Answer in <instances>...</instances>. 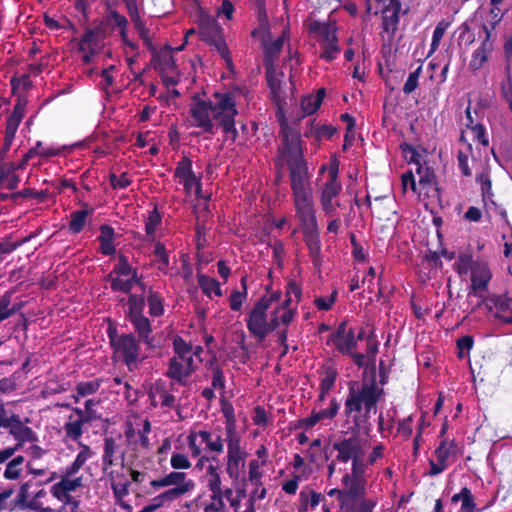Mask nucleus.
Segmentation results:
<instances>
[{"mask_svg":"<svg viewBox=\"0 0 512 512\" xmlns=\"http://www.w3.org/2000/svg\"><path fill=\"white\" fill-rule=\"evenodd\" d=\"M343 435L332 444L337 453L328 465V477H332L336 463L351 462L350 470H345L341 478V488H332L327 492L339 502L340 512H373L377 501L365 497L367 488V465L364 455L368 450V441L354 432L343 431Z\"/></svg>","mask_w":512,"mask_h":512,"instance_id":"nucleus-1","label":"nucleus"},{"mask_svg":"<svg viewBox=\"0 0 512 512\" xmlns=\"http://www.w3.org/2000/svg\"><path fill=\"white\" fill-rule=\"evenodd\" d=\"M353 362L363 369L362 383L349 388L345 401V413L352 416L354 425L347 431L359 435L372 413H376V404L383 395L382 386L386 383L391 366L389 355L352 354Z\"/></svg>","mask_w":512,"mask_h":512,"instance_id":"nucleus-2","label":"nucleus"},{"mask_svg":"<svg viewBox=\"0 0 512 512\" xmlns=\"http://www.w3.org/2000/svg\"><path fill=\"white\" fill-rule=\"evenodd\" d=\"M300 296L301 290L294 282L288 284L284 300H281V293L277 291L264 295L249 314V331L254 336L264 339L270 332L279 329L278 341L283 346L282 352H287L285 328L294 318Z\"/></svg>","mask_w":512,"mask_h":512,"instance_id":"nucleus-3","label":"nucleus"},{"mask_svg":"<svg viewBox=\"0 0 512 512\" xmlns=\"http://www.w3.org/2000/svg\"><path fill=\"white\" fill-rule=\"evenodd\" d=\"M237 95L234 92H216L208 100L193 96L190 103V125L200 128L203 133L214 134L221 128L227 141L235 142L238 131L235 118L238 115Z\"/></svg>","mask_w":512,"mask_h":512,"instance_id":"nucleus-4","label":"nucleus"},{"mask_svg":"<svg viewBox=\"0 0 512 512\" xmlns=\"http://www.w3.org/2000/svg\"><path fill=\"white\" fill-rule=\"evenodd\" d=\"M282 130V154L289 169L292 196L313 193L308 167L303 158L300 135L284 127Z\"/></svg>","mask_w":512,"mask_h":512,"instance_id":"nucleus-5","label":"nucleus"},{"mask_svg":"<svg viewBox=\"0 0 512 512\" xmlns=\"http://www.w3.org/2000/svg\"><path fill=\"white\" fill-rule=\"evenodd\" d=\"M225 430L227 444L226 473L231 480L237 481L245 466L247 453L241 446V437L236 431V424L233 419L227 420Z\"/></svg>","mask_w":512,"mask_h":512,"instance_id":"nucleus-6","label":"nucleus"},{"mask_svg":"<svg viewBox=\"0 0 512 512\" xmlns=\"http://www.w3.org/2000/svg\"><path fill=\"white\" fill-rule=\"evenodd\" d=\"M225 439L221 435L207 430H192L187 436V445L192 457L202 453L220 455L224 452Z\"/></svg>","mask_w":512,"mask_h":512,"instance_id":"nucleus-7","label":"nucleus"},{"mask_svg":"<svg viewBox=\"0 0 512 512\" xmlns=\"http://www.w3.org/2000/svg\"><path fill=\"white\" fill-rule=\"evenodd\" d=\"M151 485L155 488L175 486L159 495L160 499L166 502H172L195 488V482L192 479L187 478L184 472L177 471L171 472L163 478L153 480Z\"/></svg>","mask_w":512,"mask_h":512,"instance_id":"nucleus-8","label":"nucleus"},{"mask_svg":"<svg viewBox=\"0 0 512 512\" xmlns=\"http://www.w3.org/2000/svg\"><path fill=\"white\" fill-rule=\"evenodd\" d=\"M200 36L203 40L212 45L225 61L228 68L232 67L230 52L221 34V28L216 20L204 17L200 22Z\"/></svg>","mask_w":512,"mask_h":512,"instance_id":"nucleus-9","label":"nucleus"},{"mask_svg":"<svg viewBox=\"0 0 512 512\" xmlns=\"http://www.w3.org/2000/svg\"><path fill=\"white\" fill-rule=\"evenodd\" d=\"M376 4L374 13L382 14L383 30L392 37L399 23V12L401 4L399 0H367L368 11H372Z\"/></svg>","mask_w":512,"mask_h":512,"instance_id":"nucleus-10","label":"nucleus"},{"mask_svg":"<svg viewBox=\"0 0 512 512\" xmlns=\"http://www.w3.org/2000/svg\"><path fill=\"white\" fill-rule=\"evenodd\" d=\"M293 197L296 217L304 233H315L317 220L315 215L313 193L296 195Z\"/></svg>","mask_w":512,"mask_h":512,"instance_id":"nucleus-11","label":"nucleus"},{"mask_svg":"<svg viewBox=\"0 0 512 512\" xmlns=\"http://www.w3.org/2000/svg\"><path fill=\"white\" fill-rule=\"evenodd\" d=\"M174 177L177 179L179 184L183 185L186 195L190 196L194 193L197 197H201V176L196 175L193 171L192 161L190 158L186 156L182 157L176 165Z\"/></svg>","mask_w":512,"mask_h":512,"instance_id":"nucleus-12","label":"nucleus"},{"mask_svg":"<svg viewBox=\"0 0 512 512\" xmlns=\"http://www.w3.org/2000/svg\"><path fill=\"white\" fill-rule=\"evenodd\" d=\"M104 47V37L99 30H87L79 41V51L85 64L95 63Z\"/></svg>","mask_w":512,"mask_h":512,"instance_id":"nucleus-13","label":"nucleus"},{"mask_svg":"<svg viewBox=\"0 0 512 512\" xmlns=\"http://www.w3.org/2000/svg\"><path fill=\"white\" fill-rule=\"evenodd\" d=\"M196 368L192 354H175L170 360L167 376L183 384Z\"/></svg>","mask_w":512,"mask_h":512,"instance_id":"nucleus-14","label":"nucleus"},{"mask_svg":"<svg viewBox=\"0 0 512 512\" xmlns=\"http://www.w3.org/2000/svg\"><path fill=\"white\" fill-rule=\"evenodd\" d=\"M329 179L324 184L321 191V206L324 212L328 215L335 213L336 204L333 199L338 196L341 191V184L338 182V168L331 167L329 169Z\"/></svg>","mask_w":512,"mask_h":512,"instance_id":"nucleus-15","label":"nucleus"},{"mask_svg":"<svg viewBox=\"0 0 512 512\" xmlns=\"http://www.w3.org/2000/svg\"><path fill=\"white\" fill-rule=\"evenodd\" d=\"M26 107V100L23 98H18L15 103L13 110L6 121L5 134H4V144H3V152L6 153L10 150L13 140L15 138V134L18 130L19 124L21 123L24 111Z\"/></svg>","mask_w":512,"mask_h":512,"instance_id":"nucleus-16","label":"nucleus"},{"mask_svg":"<svg viewBox=\"0 0 512 512\" xmlns=\"http://www.w3.org/2000/svg\"><path fill=\"white\" fill-rule=\"evenodd\" d=\"M77 474H69L65 468L62 472L61 479L51 487V494L62 502H69V493L83 485L82 477H76Z\"/></svg>","mask_w":512,"mask_h":512,"instance_id":"nucleus-17","label":"nucleus"},{"mask_svg":"<svg viewBox=\"0 0 512 512\" xmlns=\"http://www.w3.org/2000/svg\"><path fill=\"white\" fill-rule=\"evenodd\" d=\"M266 79L270 88L271 98L279 109L285 102V90L283 89V72L277 70L275 65H265Z\"/></svg>","mask_w":512,"mask_h":512,"instance_id":"nucleus-18","label":"nucleus"},{"mask_svg":"<svg viewBox=\"0 0 512 512\" xmlns=\"http://www.w3.org/2000/svg\"><path fill=\"white\" fill-rule=\"evenodd\" d=\"M331 341L339 352H349L355 347L357 339L353 328L346 321H343L332 335Z\"/></svg>","mask_w":512,"mask_h":512,"instance_id":"nucleus-19","label":"nucleus"},{"mask_svg":"<svg viewBox=\"0 0 512 512\" xmlns=\"http://www.w3.org/2000/svg\"><path fill=\"white\" fill-rule=\"evenodd\" d=\"M151 404L156 407L160 405L162 408H174L176 398L165 387L164 382L156 381L149 391Z\"/></svg>","mask_w":512,"mask_h":512,"instance_id":"nucleus-20","label":"nucleus"},{"mask_svg":"<svg viewBox=\"0 0 512 512\" xmlns=\"http://www.w3.org/2000/svg\"><path fill=\"white\" fill-rule=\"evenodd\" d=\"M28 421V419H25V422H23L20 417L16 415L7 428L9 434L17 441L16 444H20V449L25 442L36 440L35 432L26 425Z\"/></svg>","mask_w":512,"mask_h":512,"instance_id":"nucleus-21","label":"nucleus"},{"mask_svg":"<svg viewBox=\"0 0 512 512\" xmlns=\"http://www.w3.org/2000/svg\"><path fill=\"white\" fill-rule=\"evenodd\" d=\"M339 408L340 406L337 400L332 399L328 408L321 409L319 411H313L308 417L300 420V426L309 429L319 422L324 420H331L337 415Z\"/></svg>","mask_w":512,"mask_h":512,"instance_id":"nucleus-22","label":"nucleus"},{"mask_svg":"<svg viewBox=\"0 0 512 512\" xmlns=\"http://www.w3.org/2000/svg\"><path fill=\"white\" fill-rule=\"evenodd\" d=\"M491 278L490 270L487 264L482 262H475L471 267V282L472 290L475 295L480 294L487 287Z\"/></svg>","mask_w":512,"mask_h":512,"instance_id":"nucleus-23","label":"nucleus"},{"mask_svg":"<svg viewBox=\"0 0 512 512\" xmlns=\"http://www.w3.org/2000/svg\"><path fill=\"white\" fill-rule=\"evenodd\" d=\"M288 42V33L283 31L276 39H264L265 65H274L283 46Z\"/></svg>","mask_w":512,"mask_h":512,"instance_id":"nucleus-24","label":"nucleus"},{"mask_svg":"<svg viewBox=\"0 0 512 512\" xmlns=\"http://www.w3.org/2000/svg\"><path fill=\"white\" fill-rule=\"evenodd\" d=\"M493 49V43L490 37V30L486 29V35L479 48H477L471 57L469 66L472 70L480 69L488 60V55Z\"/></svg>","mask_w":512,"mask_h":512,"instance_id":"nucleus-25","label":"nucleus"},{"mask_svg":"<svg viewBox=\"0 0 512 512\" xmlns=\"http://www.w3.org/2000/svg\"><path fill=\"white\" fill-rule=\"evenodd\" d=\"M107 24L113 28H118L121 40L124 45L130 47L132 50L136 49V45L127 36V19L119 14L117 11L112 10L106 17Z\"/></svg>","mask_w":512,"mask_h":512,"instance_id":"nucleus-26","label":"nucleus"},{"mask_svg":"<svg viewBox=\"0 0 512 512\" xmlns=\"http://www.w3.org/2000/svg\"><path fill=\"white\" fill-rule=\"evenodd\" d=\"M124 2L126 4L128 14L131 18V21H132L136 31L138 32L139 37L144 41V43L146 45H149L150 44L149 32L146 29L145 24L139 15L136 0H124Z\"/></svg>","mask_w":512,"mask_h":512,"instance_id":"nucleus-27","label":"nucleus"},{"mask_svg":"<svg viewBox=\"0 0 512 512\" xmlns=\"http://www.w3.org/2000/svg\"><path fill=\"white\" fill-rule=\"evenodd\" d=\"M110 343L114 348V352H136L137 342L133 335H121L117 336L115 332L110 330Z\"/></svg>","mask_w":512,"mask_h":512,"instance_id":"nucleus-28","label":"nucleus"},{"mask_svg":"<svg viewBox=\"0 0 512 512\" xmlns=\"http://www.w3.org/2000/svg\"><path fill=\"white\" fill-rule=\"evenodd\" d=\"M118 449L119 446L114 438L108 437L104 440L102 469L104 473L108 474L111 477L113 472H109V468L115 464Z\"/></svg>","mask_w":512,"mask_h":512,"instance_id":"nucleus-29","label":"nucleus"},{"mask_svg":"<svg viewBox=\"0 0 512 512\" xmlns=\"http://www.w3.org/2000/svg\"><path fill=\"white\" fill-rule=\"evenodd\" d=\"M310 32L317 35L321 44L336 40V28L332 25L319 21H311L309 24Z\"/></svg>","mask_w":512,"mask_h":512,"instance_id":"nucleus-30","label":"nucleus"},{"mask_svg":"<svg viewBox=\"0 0 512 512\" xmlns=\"http://www.w3.org/2000/svg\"><path fill=\"white\" fill-rule=\"evenodd\" d=\"M22 308V303L13 299L11 292L0 297V322L8 319Z\"/></svg>","mask_w":512,"mask_h":512,"instance_id":"nucleus-31","label":"nucleus"},{"mask_svg":"<svg viewBox=\"0 0 512 512\" xmlns=\"http://www.w3.org/2000/svg\"><path fill=\"white\" fill-rule=\"evenodd\" d=\"M100 236L98 240L100 242V251L104 255H112L115 253V246L113 243L115 232L114 229L109 225L100 226Z\"/></svg>","mask_w":512,"mask_h":512,"instance_id":"nucleus-32","label":"nucleus"},{"mask_svg":"<svg viewBox=\"0 0 512 512\" xmlns=\"http://www.w3.org/2000/svg\"><path fill=\"white\" fill-rule=\"evenodd\" d=\"M324 97V88L319 89L315 95L310 94L303 97L301 100V110L303 112V117L309 116L316 112L320 107Z\"/></svg>","mask_w":512,"mask_h":512,"instance_id":"nucleus-33","label":"nucleus"},{"mask_svg":"<svg viewBox=\"0 0 512 512\" xmlns=\"http://www.w3.org/2000/svg\"><path fill=\"white\" fill-rule=\"evenodd\" d=\"M79 449L74 461L66 467L69 474H77L84 464L95 455L92 449L81 441H79Z\"/></svg>","mask_w":512,"mask_h":512,"instance_id":"nucleus-34","label":"nucleus"},{"mask_svg":"<svg viewBox=\"0 0 512 512\" xmlns=\"http://www.w3.org/2000/svg\"><path fill=\"white\" fill-rule=\"evenodd\" d=\"M93 208L76 210L70 215L69 229L72 233H80L93 215Z\"/></svg>","mask_w":512,"mask_h":512,"instance_id":"nucleus-35","label":"nucleus"},{"mask_svg":"<svg viewBox=\"0 0 512 512\" xmlns=\"http://www.w3.org/2000/svg\"><path fill=\"white\" fill-rule=\"evenodd\" d=\"M75 412L78 414L79 418L76 420H70L64 426L65 434L68 438L72 440H78L81 438L83 434V425L87 423L83 418V409L76 408Z\"/></svg>","mask_w":512,"mask_h":512,"instance_id":"nucleus-36","label":"nucleus"},{"mask_svg":"<svg viewBox=\"0 0 512 512\" xmlns=\"http://www.w3.org/2000/svg\"><path fill=\"white\" fill-rule=\"evenodd\" d=\"M162 217L157 208H154L149 212V215L145 222L146 240L154 242L157 240V231L161 226Z\"/></svg>","mask_w":512,"mask_h":512,"instance_id":"nucleus-37","label":"nucleus"},{"mask_svg":"<svg viewBox=\"0 0 512 512\" xmlns=\"http://www.w3.org/2000/svg\"><path fill=\"white\" fill-rule=\"evenodd\" d=\"M197 280L202 292L209 298L213 295L218 297L222 296L220 283L216 279L210 278L204 274H199Z\"/></svg>","mask_w":512,"mask_h":512,"instance_id":"nucleus-38","label":"nucleus"},{"mask_svg":"<svg viewBox=\"0 0 512 512\" xmlns=\"http://www.w3.org/2000/svg\"><path fill=\"white\" fill-rule=\"evenodd\" d=\"M416 174L418 176V185L420 186L419 193L421 194L423 190L428 194L434 188V174L428 167H424L421 165L417 166Z\"/></svg>","mask_w":512,"mask_h":512,"instance_id":"nucleus-39","label":"nucleus"},{"mask_svg":"<svg viewBox=\"0 0 512 512\" xmlns=\"http://www.w3.org/2000/svg\"><path fill=\"white\" fill-rule=\"evenodd\" d=\"M101 383L102 380L100 379H93L78 383L76 386V394L73 396L75 401L79 402L81 398L95 394L99 390Z\"/></svg>","mask_w":512,"mask_h":512,"instance_id":"nucleus-40","label":"nucleus"},{"mask_svg":"<svg viewBox=\"0 0 512 512\" xmlns=\"http://www.w3.org/2000/svg\"><path fill=\"white\" fill-rule=\"evenodd\" d=\"M307 235L306 244L313 264L319 267L321 264V244L315 233H305Z\"/></svg>","mask_w":512,"mask_h":512,"instance_id":"nucleus-41","label":"nucleus"},{"mask_svg":"<svg viewBox=\"0 0 512 512\" xmlns=\"http://www.w3.org/2000/svg\"><path fill=\"white\" fill-rule=\"evenodd\" d=\"M264 465L265 461L251 460L249 462L248 481L256 488H259V486L261 485V478L263 475L261 468ZM257 491L258 489H256L253 493L257 494Z\"/></svg>","mask_w":512,"mask_h":512,"instance_id":"nucleus-42","label":"nucleus"},{"mask_svg":"<svg viewBox=\"0 0 512 512\" xmlns=\"http://www.w3.org/2000/svg\"><path fill=\"white\" fill-rule=\"evenodd\" d=\"M24 457L19 455L11 459L4 471V477L9 480H16L20 477L23 470Z\"/></svg>","mask_w":512,"mask_h":512,"instance_id":"nucleus-43","label":"nucleus"},{"mask_svg":"<svg viewBox=\"0 0 512 512\" xmlns=\"http://www.w3.org/2000/svg\"><path fill=\"white\" fill-rule=\"evenodd\" d=\"M455 448L456 445L453 441H442L434 452L436 460L448 466V460L455 454Z\"/></svg>","mask_w":512,"mask_h":512,"instance_id":"nucleus-44","label":"nucleus"},{"mask_svg":"<svg viewBox=\"0 0 512 512\" xmlns=\"http://www.w3.org/2000/svg\"><path fill=\"white\" fill-rule=\"evenodd\" d=\"M154 251L153 254L155 256V261L157 262L158 269L166 272L169 268V256L166 251L165 245L158 240L154 241Z\"/></svg>","mask_w":512,"mask_h":512,"instance_id":"nucleus-45","label":"nucleus"},{"mask_svg":"<svg viewBox=\"0 0 512 512\" xmlns=\"http://www.w3.org/2000/svg\"><path fill=\"white\" fill-rule=\"evenodd\" d=\"M207 486L211 492L220 491L222 485L219 467L209 464L206 468Z\"/></svg>","mask_w":512,"mask_h":512,"instance_id":"nucleus-46","label":"nucleus"},{"mask_svg":"<svg viewBox=\"0 0 512 512\" xmlns=\"http://www.w3.org/2000/svg\"><path fill=\"white\" fill-rule=\"evenodd\" d=\"M337 377V371L332 365H325L323 367V375L320 384V390L323 394H327L334 386Z\"/></svg>","mask_w":512,"mask_h":512,"instance_id":"nucleus-47","label":"nucleus"},{"mask_svg":"<svg viewBox=\"0 0 512 512\" xmlns=\"http://www.w3.org/2000/svg\"><path fill=\"white\" fill-rule=\"evenodd\" d=\"M134 326V329L138 332L140 339L148 342V336L151 332V324L148 318L145 316H137L130 320Z\"/></svg>","mask_w":512,"mask_h":512,"instance_id":"nucleus-48","label":"nucleus"},{"mask_svg":"<svg viewBox=\"0 0 512 512\" xmlns=\"http://www.w3.org/2000/svg\"><path fill=\"white\" fill-rule=\"evenodd\" d=\"M336 133V129L330 125H322L311 127L309 131L305 132V136L314 137L317 141L322 139H330Z\"/></svg>","mask_w":512,"mask_h":512,"instance_id":"nucleus-49","label":"nucleus"},{"mask_svg":"<svg viewBox=\"0 0 512 512\" xmlns=\"http://www.w3.org/2000/svg\"><path fill=\"white\" fill-rule=\"evenodd\" d=\"M116 276L136 279V272L132 269L125 256L121 255L118 263L115 265L113 272Z\"/></svg>","mask_w":512,"mask_h":512,"instance_id":"nucleus-50","label":"nucleus"},{"mask_svg":"<svg viewBox=\"0 0 512 512\" xmlns=\"http://www.w3.org/2000/svg\"><path fill=\"white\" fill-rule=\"evenodd\" d=\"M448 26H449V23L444 22V21H441L436 25V27L433 31L432 41H431V45H430V52H429L428 56L433 54L438 49L439 44H440Z\"/></svg>","mask_w":512,"mask_h":512,"instance_id":"nucleus-51","label":"nucleus"},{"mask_svg":"<svg viewBox=\"0 0 512 512\" xmlns=\"http://www.w3.org/2000/svg\"><path fill=\"white\" fill-rule=\"evenodd\" d=\"M205 512H227L226 504L221 499L220 491L211 492L209 503L205 506Z\"/></svg>","mask_w":512,"mask_h":512,"instance_id":"nucleus-52","label":"nucleus"},{"mask_svg":"<svg viewBox=\"0 0 512 512\" xmlns=\"http://www.w3.org/2000/svg\"><path fill=\"white\" fill-rule=\"evenodd\" d=\"M367 339L368 351L367 352H377L378 346L375 343V336L373 327L370 323H366L364 327L358 333V339Z\"/></svg>","mask_w":512,"mask_h":512,"instance_id":"nucleus-53","label":"nucleus"},{"mask_svg":"<svg viewBox=\"0 0 512 512\" xmlns=\"http://www.w3.org/2000/svg\"><path fill=\"white\" fill-rule=\"evenodd\" d=\"M149 313L151 316H160L163 314L164 308L162 298L155 292L150 291L148 295Z\"/></svg>","mask_w":512,"mask_h":512,"instance_id":"nucleus-54","label":"nucleus"},{"mask_svg":"<svg viewBox=\"0 0 512 512\" xmlns=\"http://www.w3.org/2000/svg\"><path fill=\"white\" fill-rule=\"evenodd\" d=\"M129 306V319H134L137 316H143L142 311L144 307V299L136 295H131L128 300Z\"/></svg>","mask_w":512,"mask_h":512,"instance_id":"nucleus-55","label":"nucleus"},{"mask_svg":"<svg viewBox=\"0 0 512 512\" xmlns=\"http://www.w3.org/2000/svg\"><path fill=\"white\" fill-rule=\"evenodd\" d=\"M503 17L502 11L499 7H494L490 9L489 15L487 17V22L483 26L484 33L486 34V29L490 30V37L492 36V31L495 29L497 24L501 21Z\"/></svg>","mask_w":512,"mask_h":512,"instance_id":"nucleus-56","label":"nucleus"},{"mask_svg":"<svg viewBox=\"0 0 512 512\" xmlns=\"http://www.w3.org/2000/svg\"><path fill=\"white\" fill-rule=\"evenodd\" d=\"M243 291H233L230 295V308L233 311H239L242 307L243 302L247 297L246 284L245 281L242 280Z\"/></svg>","mask_w":512,"mask_h":512,"instance_id":"nucleus-57","label":"nucleus"},{"mask_svg":"<svg viewBox=\"0 0 512 512\" xmlns=\"http://www.w3.org/2000/svg\"><path fill=\"white\" fill-rule=\"evenodd\" d=\"M321 46L323 49V51L321 53V58H323L327 61L334 60L340 52V48L337 44V39L323 43V44H321Z\"/></svg>","mask_w":512,"mask_h":512,"instance_id":"nucleus-58","label":"nucleus"},{"mask_svg":"<svg viewBox=\"0 0 512 512\" xmlns=\"http://www.w3.org/2000/svg\"><path fill=\"white\" fill-rule=\"evenodd\" d=\"M136 282V279L116 276L112 278L111 286L113 290L129 292L132 289L133 284Z\"/></svg>","mask_w":512,"mask_h":512,"instance_id":"nucleus-59","label":"nucleus"},{"mask_svg":"<svg viewBox=\"0 0 512 512\" xmlns=\"http://www.w3.org/2000/svg\"><path fill=\"white\" fill-rule=\"evenodd\" d=\"M170 465L176 470H185L191 467V462L187 455L183 453H173L170 458Z\"/></svg>","mask_w":512,"mask_h":512,"instance_id":"nucleus-60","label":"nucleus"},{"mask_svg":"<svg viewBox=\"0 0 512 512\" xmlns=\"http://www.w3.org/2000/svg\"><path fill=\"white\" fill-rule=\"evenodd\" d=\"M477 181L481 184L482 197L485 205L488 204V201L494 204V202L491 199L492 186L490 179L486 175L481 174L477 177Z\"/></svg>","mask_w":512,"mask_h":512,"instance_id":"nucleus-61","label":"nucleus"},{"mask_svg":"<svg viewBox=\"0 0 512 512\" xmlns=\"http://www.w3.org/2000/svg\"><path fill=\"white\" fill-rule=\"evenodd\" d=\"M422 71V67L419 66L415 71L411 72L403 86V92L405 94H411L418 87L419 77Z\"/></svg>","mask_w":512,"mask_h":512,"instance_id":"nucleus-62","label":"nucleus"},{"mask_svg":"<svg viewBox=\"0 0 512 512\" xmlns=\"http://www.w3.org/2000/svg\"><path fill=\"white\" fill-rule=\"evenodd\" d=\"M462 496L461 512H475L476 504L471 490L467 487L462 488Z\"/></svg>","mask_w":512,"mask_h":512,"instance_id":"nucleus-63","label":"nucleus"},{"mask_svg":"<svg viewBox=\"0 0 512 512\" xmlns=\"http://www.w3.org/2000/svg\"><path fill=\"white\" fill-rule=\"evenodd\" d=\"M158 67L161 73L177 71L175 60L169 53L163 54L159 57Z\"/></svg>","mask_w":512,"mask_h":512,"instance_id":"nucleus-64","label":"nucleus"}]
</instances>
